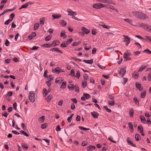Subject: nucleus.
<instances>
[{
	"mask_svg": "<svg viewBox=\"0 0 151 151\" xmlns=\"http://www.w3.org/2000/svg\"><path fill=\"white\" fill-rule=\"evenodd\" d=\"M51 81V80H49L48 81H47L46 82L47 86L49 87H50L51 85V83H50Z\"/></svg>",
	"mask_w": 151,
	"mask_h": 151,
	"instance_id": "51",
	"label": "nucleus"
},
{
	"mask_svg": "<svg viewBox=\"0 0 151 151\" xmlns=\"http://www.w3.org/2000/svg\"><path fill=\"white\" fill-rule=\"evenodd\" d=\"M54 49H55L54 50V51L55 52H58L60 53H62L63 52L60 51L59 49L58 48L55 47Z\"/></svg>",
	"mask_w": 151,
	"mask_h": 151,
	"instance_id": "41",
	"label": "nucleus"
},
{
	"mask_svg": "<svg viewBox=\"0 0 151 151\" xmlns=\"http://www.w3.org/2000/svg\"><path fill=\"white\" fill-rule=\"evenodd\" d=\"M60 43V42L57 40L54 41L51 44V45L53 47H55L58 45Z\"/></svg>",
	"mask_w": 151,
	"mask_h": 151,
	"instance_id": "9",
	"label": "nucleus"
},
{
	"mask_svg": "<svg viewBox=\"0 0 151 151\" xmlns=\"http://www.w3.org/2000/svg\"><path fill=\"white\" fill-rule=\"evenodd\" d=\"M124 20L130 24H132V21L131 20L129 19H124Z\"/></svg>",
	"mask_w": 151,
	"mask_h": 151,
	"instance_id": "33",
	"label": "nucleus"
},
{
	"mask_svg": "<svg viewBox=\"0 0 151 151\" xmlns=\"http://www.w3.org/2000/svg\"><path fill=\"white\" fill-rule=\"evenodd\" d=\"M11 59H7L4 60V62L5 63H9L11 62Z\"/></svg>",
	"mask_w": 151,
	"mask_h": 151,
	"instance_id": "55",
	"label": "nucleus"
},
{
	"mask_svg": "<svg viewBox=\"0 0 151 151\" xmlns=\"http://www.w3.org/2000/svg\"><path fill=\"white\" fill-rule=\"evenodd\" d=\"M68 45V43H66L65 42H63L60 45V46L61 47H66Z\"/></svg>",
	"mask_w": 151,
	"mask_h": 151,
	"instance_id": "27",
	"label": "nucleus"
},
{
	"mask_svg": "<svg viewBox=\"0 0 151 151\" xmlns=\"http://www.w3.org/2000/svg\"><path fill=\"white\" fill-rule=\"evenodd\" d=\"M51 44H43L42 45V46L48 48L50 47L51 46Z\"/></svg>",
	"mask_w": 151,
	"mask_h": 151,
	"instance_id": "34",
	"label": "nucleus"
},
{
	"mask_svg": "<svg viewBox=\"0 0 151 151\" xmlns=\"http://www.w3.org/2000/svg\"><path fill=\"white\" fill-rule=\"evenodd\" d=\"M44 93L45 94V96L48 94V93L47 91V90L45 88H44L43 89Z\"/></svg>",
	"mask_w": 151,
	"mask_h": 151,
	"instance_id": "61",
	"label": "nucleus"
},
{
	"mask_svg": "<svg viewBox=\"0 0 151 151\" xmlns=\"http://www.w3.org/2000/svg\"><path fill=\"white\" fill-rule=\"evenodd\" d=\"M150 28H151V26L147 24L145 27H144V29L147 30V31H148V30H150Z\"/></svg>",
	"mask_w": 151,
	"mask_h": 151,
	"instance_id": "37",
	"label": "nucleus"
},
{
	"mask_svg": "<svg viewBox=\"0 0 151 151\" xmlns=\"http://www.w3.org/2000/svg\"><path fill=\"white\" fill-rule=\"evenodd\" d=\"M92 34L93 35H95L96 34V29H92Z\"/></svg>",
	"mask_w": 151,
	"mask_h": 151,
	"instance_id": "57",
	"label": "nucleus"
},
{
	"mask_svg": "<svg viewBox=\"0 0 151 151\" xmlns=\"http://www.w3.org/2000/svg\"><path fill=\"white\" fill-rule=\"evenodd\" d=\"M35 94L34 91H31L29 92V99L30 101L33 103L35 101Z\"/></svg>",
	"mask_w": 151,
	"mask_h": 151,
	"instance_id": "2",
	"label": "nucleus"
},
{
	"mask_svg": "<svg viewBox=\"0 0 151 151\" xmlns=\"http://www.w3.org/2000/svg\"><path fill=\"white\" fill-rule=\"evenodd\" d=\"M45 119V116H42L39 118V120L42 123L44 121Z\"/></svg>",
	"mask_w": 151,
	"mask_h": 151,
	"instance_id": "25",
	"label": "nucleus"
},
{
	"mask_svg": "<svg viewBox=\"0 0 151 151\" xmlns=\"http://www.w3.org/2000/svg\"><path fill=\"white\" fill-rule=\"evenodd\" d=\"M146 91H142L141 93L140 97L142 98H145L146 96Z\"/></svg>",
	"mask_w": 151,
	"mask_h": 151,
	"instance_id": "17",
	"label": "nucleus"
},
{
	"mask_svg": "<svg viewBox=\"0 0 151 151\" xmlns=\"http://www.w3.org/2000/svg\"><path fill=\"white\" fill-rule=\"evenodd\" d=\"M40 24L39 23H36L35 24L34 27V30H37Z\"/></svg>",
	"mask_w": 151,
	"mask_h": 151,
	"instance_id": "26",
	"label": "nucleus"
},
{
	"mask_svg": "<svg viewBox=\"0 0 151 151\" xmlns=\"http://www.w3.org/2000/svg\"><path fill=\"white\" fill-rule=\"evenodd\" d=\"M70 99L74 103L76 104L77 103V100L76 99Z\"/></svg>",
	"mask_w": 151,
	"mask_h": 151,
	"instance_id": "63",
	"label": "nucleus"
},
{
	"mask_svg": "<svg viewBox=\"0 0 151 151\" xmlns=\"http://www.w3.org/2000/svg\"><path fill=\"white\" fill-rule=\"evenodd\" d=\"M128 125L131 132H133V128L132 123L131 122H129L128 123Z\"/></svg>",
	"mask_w": 151,
	"mask_h": 151,
	"instance_id": "12",
	"label": "nucleus"
},
{
	"mask_svg": "<svg viewBox=\"0 0 151 151\" xmlns=\"http://www.w3.org/2000/svg\"><path fill=\"white\" fill-rule=\"evenodd\" d=\"M74 86L73 84H69L68 86V88L70 90L73 91L74 90Z\"/></svg>",
	"mask_w": 151,
	"mask_h": 151,
	"instance_id": "21",
	"label": "nucleus"
},
{
	"mask_svg": "<svg viewBox=\"0 0 151 151\" xmlns=\"http://www.w3.org/2000/svg\"><path fill=\"white\" fill-rule=\"evenodd\" d=\"M74 76L75 77H77L78 78V79L80 77V73L79 71H78L77 72V73L76 74V76Z\"/></svg>",
	"mask_w": 151,
	"mask_h": 151,
	"instance_id": "45",
	"label": "nucleus"
},
{
	"mask_svg": "<svg viewBox=\"0 0 151 151\" xmlns=\"http://www.w3.org/2000/svg\"><path fill=\"white\" fill-rule=\"evenodd\" d=\"M65 32L64 30H62L60 33V36L61 37H62L65 35Z\"/></svg>",
	"mask_w": 151,
	"mask_h": 151,
	"instance_id": "58",
	"label": "nucleus"
},
{
	"mask_svg": "<svg viewBox=\"0 0 151 151\" xmlns=\"http://www.w3.org/2000/svg\"><path fill=\"white\" fill-rule=\"evenodd\" d=\"M146 24H147L142 23L140 24L139 27H144H144H145Z\"/></svg>",
	"mask_w": 151,
	"mask_h": 151,
	"instance_id": "60",
	"label": "nucleus"
},
{
	"mask_svg": "<svg viewBox=\"0 0 151 151\" xmlns=\"http://www.w3.org/2000/svg\"><path fill=\"white\" fill-rule=\"evenodd\" d=\"M127 141L128 144H129L130 145L134 147H136V145L133 144L132 142L131 139L130 137H128L127 138Z\"/></svg>",
	"mask_w": 151,
	"mask_h": 151,
	"instance_id": "6",
	"label": "nucleus"
},
{
	"mask_svg": "<svg viewBox=\"0 0 151 151\" xmlns=\"http://www.w3.org/2000/svg\"><path fill=\"white\" fill-rule=\"evenodd\" d=\"M61 24L62 25H63V26L64 27L65 26L66 24V22L65 21L63 20H62L61 21Z\"/></svg>",
	"mask_w": 151,
	"mask_h": 151,
	"instance_id": "48",
	"label": "nucleus"
},
{
	"mask_svg": "<svg viewBox=\"0 0 151 151\" xmlns=\"http://www.w3.org/2000/svg\"><path fill=\"white\" fill-rule=\"evenodd\" d=\"M140 119H141V121L143 123H145L146 121V119H145V118L144 116H141L140 117Z\"/></svg>",
	"mask_w": 151,
	"mask_h": 151,
	"instance_id": "42",
	"label": "nucleus"
},
{
	"mask_svg": "<svg viewBox=\"0 0 151 151\" xmlns=\"http://www.w3.org/2000/svg\"><path fill=\"white\" fill-rule=\"evenodd\" d=\"M87 86V81L86 80H84L82 83V86L83 88H84Z\"/></svg>",
	"mask_w": 151,
	"mask_h": 151,
	"instance_id": "22",
	"label": "nucleus"
},
{
	"mask_svg": "<svg viewBox=\"0 0 151 151\" xmlns=\"http://www.w3.org/2000/svg\"><path fill=\"white\" fill-rule=\"evenodd\" d=\"M28 7V4L26 3L22 5L21 6V8H26Z\"/></svg>",
	"mask_w": 151,
	"mask_h": 151,
	"instance_id": "59",
	"label": "nucleus"
},
{
	"mask_svg": "<svg viewBox=\"0 0 151 151\" xmlns=\"http://www.w3.org/2000/svg\"><path fill=\"white\" fill-rule=\"evenodd\" d=\"M104 107L105 109L107 111L109 112V113H110L111 112V110L108 109L106 106H104Z\"/></svg>",
	"mask_w": 151,
	"mask_h": 151,
	"instance_id": "43",
	"label": "nucleus"
},
{
	"mask_svg": "<svg viewBox=\"0 0 151 151\" xmlns=\"http://www.w3.org/2000/svg\"><path fill=\"white\" fill-rule=\"evenodd\" d=\"M83 96H85L87 99H88L91 97L90 95L88 93H83Z\"/></svg>",
	"mask_w": 151,
	"mask_h": 151,
	"instance_id": "30",
	"label": "nucleus"
},
{
	"mask_svg": "<svg viewBox=\"0 0 151 151\" xmlns=\"http://www.w3.org/2000/svg\"><path fill=\"white\" fill-rule=\"evenodd\" d=\"M144 52H146L148 54H151V51L148 49H147L143 51Z\"/></svg>",
	"mask_w": 151,
	"mask_h": 151,
	"instance_id": "38",
	"label": "nucleus"
},
{
	"mask_svg": "<svg viewBox=\"0 0 151 151\" xmlns=\"http://www.w3.org/2000/svg\"><path fill=\"white\" fill-rule=\"evenodd\" d=\"M81 117L79 115H77L76 117V120L77 121H79L80 120Z\"/></svg>",
	"mask_w": 151,
	"mask_h": 151,
	"instance_id": "62",
	"label": "nucleus"
},
{
	"mask_svg": "<svg viewBox=\"0 0 151 151\" xmlns=\"http://www.w3.org/2000/svg\"><path fill=\"white\" fill-rule=\"evenodd\" d=\"M61 16V15L60 14H54L52 15V16L54 19H58Z\"/></svg>",
	"mask_w": 151,
	"mask_h": 151,
	"instance_id": "11",
	"label": "nucleus"
},
{
	"mask_svg": "<svg viewBox=\"0 0 151 151\" xmlns=\"http://www.w3.org/2000/svg\"><path fill=\"white\" fill-rule=\"evenodd\" d=\"M74 88L75 91L78 92H79V87L77 85H76L75 86H74Z\"/></svg>",
	"mask_w": 151,
	"mask_h": 151,
	"instance_id": "29",
	"label": "nucleus"
},
{
	"mask_svg": "<svg viewBox=\"0 0 151 151\" xmlns=\"http://www.w3.org/2000/svg\"><path fill=\"white\" fill-rule=\"evenodd\" d=\"M95 148V147L91 145L87 147V150L88 151H92L93 150H94Z\"/></svg>",
	"mask_w": 151,
	"mask_h": 151,
	"instance_id": "10",
	"label": "nucleus"
},
{
	"mask_svg": "<svg viewBox=\"0 0 151 151\" xmlns=\"http://www.w3.org/2000/svg\"><path fill=\"white\" fill-rule=\"evenodd\" d=\"M66 85V82H63L60 88H65Z\"/></svg>",
	"mask_w": 151,
	"mask_h": 151,
	"instance_id": "32",
	"label": "nucleus"
},
{
	"mask_svg": "<svg viewBox=\"0 0 151 151\" xmlns=\"http://www.w3.org/2000/svg\"><path fill=\"white\" fill-rule=\"evenodd\" d=\"M51 36L50 35H49L46 37L45 38V40L46 41H48L51 39Z\"/></svg>",
	"mask_w": 151,
	"mask_h": 151,
	"instance_id": "44",
	"label": "nucleus"
},
{
	"mask_svg": "<svg viewBox=\"0 0 151 151\" xmlns=\"http://www.w3.org/2000/svg\"><path fill=\"white\" fill-rule=\"evenodd\" d=\"M134 15L137 18L141 20H145L148 18V16L143 13L137 11L132 12Z\"/></svg>",
	"mask_w": 151,
	"mask_h": 151,
	"instance_id": "1",
	"label": "nucleus"
},
{
	"mask_svg": "<svg viewBox=\"0 0 151 151\" xmlns=\"http://www.w3.org/2000/svg\"><path fill=\"white\" fill-rule=\"evenodd\" d=\"M133 100L136 104L137 105H139V101L136 97H134L133 98Z\"/></svg>",
	"mask_w": 151,
	"mask_h": 151,
	"instance_id": "35",
	"label": "nucleus"
},
{
	"mask_svg": "<svg viewBox=\"0 0 151 151\" xmlns=\"http://www.w3.org/2000/svg\"><path fill=\"white\" fill-rule=\"evenodd\" d=\"M10 42L7 39H6L5 42V45L6 46H9V45Z\"/></svg>",
	"mask_w": 151,
	"mask_h": 151,
	"instance_id": "50",
	"label": "nucleus"
},
{
	"mask_svg": "<svg viewBox=\"0 0 151 151\" xmlns=\"http://www.w3.org/2000/svg\"><path fill=\"white\" fill-rule=\"evenodd\" d=\"M109 98L113 100L114 99V96H112V95H109Z\"/></svg>",
	"mask_w": 151,
	"mask_h": 151,
	"instance_id": "64",
	"label": "nucleus"
},
{
	"mask_svg": "<svg viewBox=\"0 0 151 151\" xmlns=\"http://www.w3.org/2000/svg\"><path fill=\"white\" fill-rule=\"evenodd\" d=\"M83 61L86 63L91 64L93 63V60L92 59L90 60H83Z\"/></svg>",
	"mask_w": 151,
	"mask_h": 151,
	"instance_id": "15",
	"label": "nucleus"
},
{
	"mask_svg": "<svg viewBox=\"0 0 151 151\" xmlns=\"http://www.w3.org/2000/svg\"><path fill=\"white\" fill-rule=\"evenodd\" d=\"M137 130L139 131L140 133H142L143 132V129L141 125L139 126L138 127Z\"/></svg>",
	"mask_w": 151,
	"mask_h": 151,
	"instance_id": "19",
	"label": "nucleus"
},
{
	"mask_svg": "<svg viewBox=\"0 0 151 151\" xmlns=\"http://www.w3.org/2000/svg\"><path fill=\"white\" fill-rule=\"evenodd\" d=\"M11 21H12V20H11V19H9L8 20H7L5 21V22L4 23V24L5 25H8Z\"/></svg>",
	"mask_w": 151,
	"mask_h": 151,
	"instance_id": "53",
	"label": "nucleus"
},
{
	"mask_svg": "<svg viewBox=\"0 0 151 151\" xmlns=\"http://www.w3.org/2000/svg\"><path fill=\"white\" fill-rule=\"evenodd\" d=\"M91 114L94 118H98V117L99 115V114L96 111H93L91 112Z\"/></svg>",
	"mask_w": 151,
	"mask_h": 151,
	"instance_id": "7",
	"label": "nucleus"
},
{
	"mask_svg": "<svg viewBox=\"0 0 151 151\" xmlns=\"http://www.w3.org/2000/svg\"><path fill=\"white\" fill-rule=\"evenodd\" d=\"M70 10V11H67L68 12V15L73 16V15H76V12H73L71 10Z\"/></svg>",
	"mask_w": 151,
	"mask_h": 151,
	"instance_id": "16",
	"label": "nucleus"
},
{
	"mask_svg": "<svg viewBox=\"0 0 151 151\" xmlns=\"http://www.w3.org/2000/svg\"><path fill=\"white\" fill-rule=\"evenodd\" d=\"M52 97V95L51 94L49 95L48 96L47 98H46V101L48 102H50Z\"/></svg>",
	"mask_w": 151,
	"mask_h": 151,
	"instance_id": "20",
	"label": "nucleus"
},
{
	"mask_svg": "<svg viewBox=\"0 0 151 151\" xmlns=\"http://www.w3.org/2000/svg\"><path fill=\"white\" fill-rule=\"evenodd\" d=\"M78 128L81 130H83L86 131V130H90L89 129L86 128H85L84 127H82L81 126L78 127Z\"/></svg>",
	"mask_w": 151,
	"mask_h": 151,
	"instance_id": "39",
	"label": "nucleus"
},
{
	"mask_svg": "<svg viewBox=\"0 0 151 151\" xmlns=\"http://www.w3.org/2000/svg\"><path fill=\"white\" fill-rule=\"evenodd\" d=\"M14 16H15V14H14L13 13L11 14L9 16V17H10V19H11V20H12V21L13 19L14 18Z\"/></svg>",
	"mask_w": 151,
	"mask_h": 151,
	"instance_id": "47",
	"label": "nucleus"
},
{
	"mask_svg": "<svg viewBox=\"0 0 151 151\" xmlns=\"http://www.w3.org/2000/svg\"><path fill=\"white\" fill-rule=\"evenodd\" d=\"M47 127V125L46 123H44L41 125V127L42 129H44L45 128Z\"/></svg>",
	"mask_w": 151,
	"mask_h": 151,
	"instance_id": "46",
	"label": "nucleus"
},
{
	"mask_svg": "<svg viewBox=\"0 0 151 151\" xmlns=\"http://www.w3.org/2000/svg\"><path fill=\"white\" fill-rule=\"evenodd\" d=\"M123 37H124V42H126L125 45L127 46L130 43V38L126 35H123Z\"/></svg>",
	"mask_w": 151,
	"mask_h": 151,
	"instance_id": "4",
	"label": "nucleus"
},
{
	"mask_svg": "<svg viewBox=\"0 0 151 151\" xmlns=\"http://www.w3.org/2000/svg\"><path fill=\"white\" fill-rule=\"evenodd\" d=\"M126 72V67H124V68L121 69L120 72H119V73L122 74V77H123L124 76Z\"/></svg>",
	"mask_w": 151,
	"mask_h": 151,
	"instance_id": "5",
	"label": "nucleus"
},
{
	"mask_svg": "<svg viewBox=\"0 0 151 151\" xmlns=\"http://www.w3.org/2000/svg\"><path fill=\"white\" fill-rule=\"evenodd\" d=\"M70 75L72 76H75V72L72 69L71 70Z\"/></svg>",
	"mask_w": 151,
	"mask_h": 151,
	"instance_id": "56",
	"label": "nucleus"
},
{
	"mask_svg": "<svg viewBox=\"0 0 151 151\" xmlns=\"http://www.w3.org/2000/svg\"><path fill=\"white\" fill-rule=\"evenodd\" d=\"M45 21V19L44 17L40 19V23L41 25L42 26L44 24Z\"/></svg>",
	"mask_w": 151,
	"mask_h": 151,
	"instance_id": "24",
	"label": "nucleus"
},
{
	"mask_svg": "<svg viewBox=\"0 0 151 151\" xmlns=\"http://www.w3.org/2000/svg\"><path fill=\"white\" fill-rule=\"evenodd\" d=\"M82 30L83 32H85L86 34H88L90 32V31L88 29L83 27L82 28Z\"/></svg>",
	"mask_w": 151,
	"mask_h": 151,
	"instance_id": "18",
	"label": "nucleus"
},
{
	"mask_svg": "<svg viewBox=\"0 0 151 151\" xmlns=\"http://www.w3.org/2000/svg\"><path fill=\"white\" fill-rule=\"evenodd\" d=\"M106 5H104L101 3H97L93 4V7L96 9H99L101 8L105 7V6Z\"/></svg>",
	"mask_w": 151,
	"mask_h": 151,
	"instance_id": "3",
	"label": "nucleus"
},
{
	"mask_svg": "<svg viewBox=\"0 0 151 151\" xmlns=\"http://www.w3.org/2000/svg\"><path fill=\"white\" fill-rule=\"evenodd\" d=\"M136 86L137 88L140 91H141L142 90V88H141V86L140 83L138 82H137L136 83Z\"/></svg>",
	"mask_w": 151,
	"mask_h": 151,
	"instance_id": "8",
	"label": "nucleus"
},
{
	"mask_svg": "<svg viewBox=\"0 0 151 151\" xmlns=\"http://www.w3.org/2000/svg\"><path fill=\"white\" fill-rule=\"evenodd\" d=\"M135 139L137 141H139L140 139V136L139 134H136L135 135Z\"/></svg>",
	"mask_w": 151,
	"mask_h": 151,
	"instance_id": "23",
	"label": "nucleus"
},
{
	"mask_svg": "<svg viewBox=\"0 0 151 151\" xmlns=\"http://www.w3.org/2000/svg\"><path fill=\"white\" fill-rule=\"evenodd\" d=\"M138 73H134L132 74L133 77L135 79H137L138 78Z\"/></svg>",
	"mask_w": 151,
	"mask_h": 151,
	"instance_id": "31",
	"label": "nucleus"
},
{
	"mask_svg": "<svg viewBox=\"0 0 151 151\" xmlns=\"http://www.w3.org/2000/svg\"><path fill=\"white\" fill-rule=\"evenodd\" d=\"M114 100L112 101H108V103L109 105L111 106H114Z\"/></svg>",
	"mask_w": 151,
	"mask_h": 151,
	"instance_id": "36",
	"label": "nucleus"
},
{
	"mask_svg": "<svg viewBox=\"0 0 151 151\" xmlns=\"http://www.w3.org/2000/svg\"><path fill=\"white\" fill-rule=\"evenodd\" d=\"M73 41V39L72 38H70L69 39L67 40V42H66V43H68V45L70 43Z\"/></svg>",
	"mask_w": 151,
	"mask_h": 151,
	"instance_id": "54",
	"label": "nucleus"
},
{
	"mask_svg": "<svg viewBox=\"0 0 151 151\" xmlns=\"http://www.w3.org/2000/svg\"><path fill=\"white\" fill-rule=\"evenodd\" d=\"M97 65L99 67V68L101 69H104L105 68V67L104 66L100 65L99 63L97 64Z\"/></svg>",
	"mask_w": 151,
	"mask_h": 151,
	"instance_id": "52",
	"label": "nucleus"
},
{
	"mask_svg": "<svg viewBox=\"0 0 151 151\" xmlns=\"http://www.w3.org/2000/svg\"><path fill=\"white\" fill-rule=\"evenodd\" d=\"M130 116L131 117H133L134 114V111L132 108L129 111Z\"/></svg>",
	"mask_w": 151,
	"mask_h": 151,
	"instance_id": "28",
	"label": "nucleus"
},
{
	"mask_svg": "<svg viewBox=\"0 0 151 151\" xmlns=\"http://www.w3.org/2000/svg\"><path fill=\"white\" fill-rule=\"evenodd\" d=\"M52 72L53 73L57 72L58 73H59L60 72L59 68L58 67H56L55 69H52Z\"/></svg>",
	"mask_w": 151,
	"mask_h": 151,
	"instance_id": "14",
	"label": "nucleus"
},
{
	"mask_svg": "<svg viewBox=\"0 0 151 151\" xmlns=\"http://www.w3.org/2000/svg\"><path fill=\"white\" fill-rule=\"evenodd\" d=\"M63 80L60 78H56L55 82L56 83H61L62 82Z\"/></svg>",
	"mask_w": 151,
	"mask_h": 151,
	"instance_id": "13",
	"label": "nucleus"
},
{
	"mask_svg": "<svg viewBox=\"0 0 151 151\" xmlns=\"http://www.w3.org/2000/svg\"><path fill=\"white\" fill-rule=\"evenodd\" d=\"M83 77L84 80H86L88 79V75L86 73H85L83 75Z\"/></svg>",
	"mask_w": 151,
	"mask_h": 151,
	"instance_id": "40",
	"label": "nucleus"
},
{
	"mask_svg": "<svg viewBox=\"0 0 151 151\" xmlns=\"http://www.w3.org/2000/svg\"><path fill=\"white\" fill-rule=\"evenodd\" d=\"M81 43V42H74L73 43V44L72 45V46H77L79 44Z\"/></svg>",
	"mask_w": 151,
	"mask_h": 151,
	"instance_id": "49",
	"label": "nucleus"
}]
</instances>
